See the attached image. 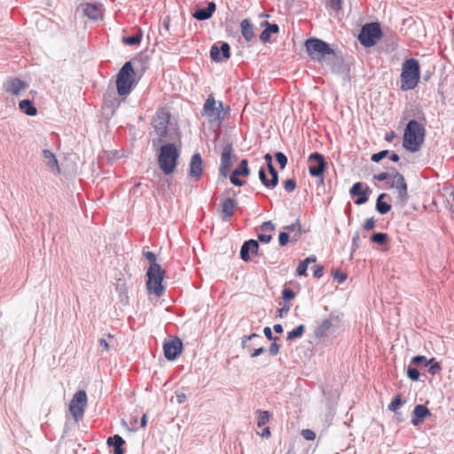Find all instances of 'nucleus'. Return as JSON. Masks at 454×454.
I'll return each mask as SVG.
<instances>
[{
    "instance_id": "f257e3e1",
    "label": "nucleus",
    "mask_w": 454,
    "mask_h": 454,
    "mask_svg": "<svg viewBox=\"0 0 454 454\" xmlns=\"http://www.w3.org/2000/svg\"><path fill=\"white\" fill-rule=\"evenodd\" d=\"M425 137V128L416 120H411L406 125L403 134V147L411 153L418 152Z\"/></svg>"
},
{
    "instance_id": "f03ea898",
    "label": "nucleus",
    "mask_w": 454,
    "mask_h": 454,
    "mask_svg": "<svg viewBox=\"0 0 454 454\" xmlns=\"http://www.w3.org/2000/svg\"><path fill=\"white\" fill-rule=\"evenodd\" d=\"M420 78L419 64L415 59H409L403 64L401 74V89L403 90H413Z\"/></svg>"
},
{
    "instance_id": "7ed1b4c3",
    "label": "nucleus",
    "mask_w": 454,
    "mask_h": 454,
    "mask_svg": "<svg viewBox=\"0 0 454 454\" xmlns=\"http://www.w3.org/2000/svg\"><path fill=\"white\" fill-rule=\"evenodd\" d=\"M178 157L179 153L174 144L168 143L160 146L158 163L165 175L174 172Z\"/></svg>"
},
{
    "instance_id": "20e7f679",
    "label": "nucleus",
    "mask_w": 454,
    "mask_h": 454,
    "mask_svg": "<svg viewBox=\"0 0 454 454\" xmlns=\"http://www.w3.org/2000/svg\"><path fill=\"white\" fill-rule=\"evenodd\" d=\"M170 115L168 112L160 109L156 112L153 119V128L156 137L152 139L153 147H156L165 142L168 138V127L169 123Z\"/></svg>"
},
{
    "instance_id": "39448f33",
    "label": "nucleus",
    "mask_w": 454,
    "mask_h": 454,
    "mask_svg": "<svg viewBox=\"0 0 454 454\" xmlns=\"http://www.w3.org/2000/svg\"><path fill=\"white\" fill-rule=\"evenodd\" d=\"M135 81V71L130 61L126 62L117 74L116 86L120 96L130 93Z\"/></svg>"
},
{
    "instance_id": "423d86ee",
    "label": "nucleus",
    "mask_w": 454,
    "mask_h": 454,
    "mask_svg": "<svg viewBox=\"0 0 454 454\" xmlns=\"http://www.w3.org/2000/svg\"><path fill=\"white\" fill-rule=\"evenodd\" d=\"M306 51L311 59L321 62L327 56L333 55L334 51L321 39L309 38L305 42Z\"/></svg>"
},
{
    "instance_id": "0eeeda50",
    "label": "nucleus",
    "mask_w": 454,
    "mask_h": 454,
    "mask_svg": "<svg viewBox=\"0 0 454 454\" xmlns=\"http://www.w3.org/2000/svg\"><path fill=\"white\" fill-rule=\"evenodd\" d=\"M146 276L148 278L146 282L148 291L153 293L158 297L162 296L164 294V286H162L164 271L161 270L160 266H150Z\"/></svg>"
},
{
    "instance_id": "6e6552de",
    "label": "nucleus",
    "mask_w": 454,
    "mask_h": 454,
    "mask_svg": "<svg viewBox=\"0 0 454 454\" xmlns=\"http://www.w3.org/2000/svg\"><path fill=\"white\" fill-rule=\"evenodd\" d=\"M382 36L380 24L377 22L368 23L362 27L358 40L364 47H372Z\"/></svg>"
},
{
    "instance_id": "1a4fd4ad",
    "label": "nucleus",
    "mask_w": 454,
    "mask_h": 454,
    "mask_svg": "<svg viewBox=\"0 0 454 454\" xmlns=\"http://www.w3.org/2000/svg\"><path fill=\"white\" fill-rule=\"evenodd\" d=\"M87 406V395L84 390L77 391L69 404V410L74 417V419L77 421L83 416L84 410Z\"/></svg>"
},
{
    "instance_id": "9d476101",
    "label": "nucleus",
    "mask_w": 454,
    "mask_h": 454,
    "mask_svg": "<svg viewBox=\"0 0 454 454\" xmlns=\"http://www.w3.org/2000/svg\"><path fill=\"white\" fill-rule=\"evenodd\" d=\"M309 172L314 177H321L323 182V175L326 168V161L324 156L319 153H312L308 159Z\"/></svg>"
},
{
    "instance_id": "9b49d317",
    "label": "nucleus",
    "mask_w": 454,
    "mask_h": 454,
    "mask_svg": "<svg viewBox=\"0 0 454 454\" xmlns=\"http://www.w3.org/2000/svg\"><path fill=\"white\" fill-rule=\"evenodd\" d=\"M216 105L214 97L209 96L203 106L202 115L207 117L210 122L221 123L224 116L221 115L220 110L216 109Z\"/></svg>"
},
{
    "instance_id": "f8f14e48",
    "label": "nucleus",
    "mask_w": 454,
    "mask_h": 454,
    "mask_svg": "<svg viewBox=\"0 0 454 454\" xmlns=\"http://www.w3.org/2000/svg\"><path fill=\"white\" fill-rule=\"evenodd\" d=\"M235 157L233 147L231 144L226 145L221 154V163L219 168V173L221 176L226 177L232 167L233 160L232 159Z\"/></svg>"
},
{
    "instance_id": "ddd939ff",
    "label": "nucleus",
    "mask_w": 454,
    "mask_h": 454,
    "mask_svg": "<svg viewBox=\"0 0 454 454\" xmlns=\"http://www.w3.org/2000/svg\"><path fill=\"white\" fill-rule=\"evenodd\" d=\"M183 343L179 338L166 341L163 345L164 356L169 360H175L182 352Z\"/></svg>"
},
{
    "instance_id": "4468645a",
    "label": "nucleus",
    "mask_w": 454,
    "mask_h": 454,
    "mask_svg": "<svg viewBox=\"0 0 454 454\" xmlns=\"http://www.w3.org/2000/svg\"><path fill=\"white\" fill-rule=\"evenodd\" d=\"M338 325V317L334 315H330V317L325 319L316 329L315 335L317 338H323L327 334L328 332L337 327Z\"/></svg>"
},
{
    "instance_id": "2eb2a0df",
    "label": "nucleus",
    "mask_w": 454,
    "mask_h": 454,
    "mask_svg": "<svg viewBox=\"0 0 454 454\" xmlns=\"http://www.w3.org/2000/svg\"><path fill=\"white\" fill-rule=\"evenodd\" d=\"M351 196L357 197L355 200L356 205L364 204L368 200L370 189L368 186L363 190V184L361 182L355 183L349 191Z\"/></svg>"
},
{
    "instance_id": "dca6fc26",
    "label": "nucleus",
    "mask_w": 454,
    "mask_h": 454,
    "mask_svg": "<svg viewBox=\"0 0 454 454\" xmlns=\"http://www.w3.org/2000/svg\"><path fill=\"white\" fill-rule=\"evenodd\" d=\"M202 164L203 161L200 154H193L189 164V176L196 180H199L201 177L203 172Z\"/></svg>"
},
{
    "instance_id": "f3484780",
    "label": "nucleus",
    "mask_w": 454,
    "mask_h": 454,
    "mask_svg": "<svg viewBox=\"0 0 454 454\" xmlns=\"http://www.w3.org/2000/svg\"><path fill=\"white\" fill-rule=\"evenodd\" d=\"M259 249V244L257 240L249 239L245 241L240 248V258L248 262L251 259V255L256 254Z\"/></svg>"
},
{
    "instance_id": "a211bd4d",
    "label": "nucleus",
    "mask_w": 454,
    "mask_h": 454,
    "mask_svg": "<svg viewBox=\"0 0 454 454\" xmlns=\"http://www.w3.org/2000/svg\"><path fill=\"white\" fill-rule=\"evenodd\" d=\"M27 87L26 82L19 78H10L4 83V90L15 96H19Z\"/></svg>"
},
{
    "instance_id": "6ab92c4d",
    "label": "nucleus",
    "mask_w": 454,
    "mask_h": 454,
    "mask_svg": "<svg viewBox=\"0 0 454 454\" xmlns=\"http://www.w3.org/2000/svg\"><path fill=\"white\" fill-rule=\"evenodd\" d=\"M210 57L215 61H221L223 59L230 58V45L227 43H222L220 48L214 44L210 49Z\"/></svg>"
},
{
    "instance_id": "aec40b11",
    "label": "nucleus",
    "mask_w": 454,
    "mask_h": 454,
    "mask_svg": "<svg viewBox=\"0 0 454 454\" xmlns=\"http://www.w3.org/2000/svg\"><path fill=\"white\" fill-rule=\"evenodd\" d=\"M82 12L89 19L97 20L102 17V4L87 3L82 5Z\"/></svg>"
},
{
    "instance_id": "412c9836",
    "label": "nucleus",
    "mask_w": 454,
    "mask_h": 454,
    "mask_svg": "<svg viewBox=\"0 0 454 454\" xmlns=\"http://www.w3.org/2000/svg\"><path fill=\"white\" fill-rule=\"evenodd\" d=\"M215 7L216 6L214 2H209L207 7L197 9L193 13V17L198 20H208L215 11Z\"/></svg>"
},
{
    "instance_id": "4be33fe9",
    "label": "nucleus",
    "mask_w": 454,
    "mask_h": 454,
    "mask_svg": "<svg viewBox=\"0 0 454 454\" xmlns=\"http://www.w3.org/2000/svg\"><path fill=\"white\" fill-rule=\"evenodd\" d=\"M430 415V411L423 404H418L413 411L411 422L414 426H418L421 420L425 419Z\"/></svg>"
},
{
    "instance_id": "5701e85b",
    "label": "nucleus",
    "mask_w": 454,
    "mask_h": 454,
    "mask_svg": "<svg viewBox=\"0 0 454 454\" xmlns=\"http://www.w3.org/2000/svg\"><path fill=\"white\" fill-rule=\"evenodd\" d=\"M236 207L237 202L235 200L231 198L225 199L222 204V213L223 215V220L227 221L231 216H232Z\"/></svg>"
},
{
    "instance_id": "b1692460",
    "label": "nucleus",
    "mask_w": 454,
    "mask_h": 454,
    "mask_svg": "<svg viewBox=\"0 0 454 454\" xmlns=\"http://www.w3.org/2000/svg\"><path fill=\"white\" fill-rule=\"evenodd\" d=\"M262 25H265V29L260 35V40L262 43H267L270 41V35L274 33H278L279 27L277 24H270L268 21H264Z\"/></svg>"
},
{
    "instance_id": "393cba45",
    "label": "nucleus",
    "mask_w": 454,
    "mask_h": 454,
    "mask_svg": "<svg viewBox=\"0 0 454 454\" xmlns=\"http://www.w3.org/2000/svg\"><path fill=\"white\" fill-rule=\"evenodd\" d=\"M125 443L122 437L118 434H114V436H110L107 439V444L109 446H114V454H123L122 445Z\"/></svg>"
},
{
    "instance_id": "a878e982",
    "label": "nucleus",
    "mask_w": 454,
    "mask_h": 454,
    "mask_svg": "<svg viewBox=\"0 0 454 454\" xmlns=\"http://www.w3.org/2000/svg\"><path fill=\"white\" fill-rule=\"evenodd\" d=\"M285 231L292 234V241H297L301 236V226L299 220L295 223L284 226Z\"/></svg>"
},
{
    "instance_id": "bb28decb",
    "label": "nucleus",
    "mask_w": 454,
    "mask_h": 454,
    "mask_svg": "<svg viewBox=\"0 0 454 454\" xmlns=\"http://www.w3.org/2000/svg\"><path fill=\"white\" fill-rule=\"evenodd\" d=\"M241 34L247 42L254 38V28L248 20H243L240 23Z\"/></svg>"
},
{
    "instance_id": "cd10ccee",
    "label": "nucleus",
    "mask_w": 454,
    "mask_h": 454,
    "mask_svg": "<svg viewBox=\"0 0 454 454\" xmlns=\"http://www.w3.org/2000/svg\"><path fill=\"white\" fill-rule=\"evenodd\" d=\"M20 109L28 116H35L37 114L36 108L29 99H23L19 103Z\"/></svg>"
},
{
    "instance_id": "c85d7f7f",
    "label": "nucleus",
    "mask_w": 454,
    "mask_h": 454,
    "mask_svg": "<svg viewBox=\"0 0 454 454\" xmlns=\"http://www.w3.org/2000/svg\"><path fill=\"white\" fill-rule=\"evenodd\" d=\"M386 196V193L380 194L376 201V210L381 215L387 214L391 209L390 204L382 201Z\"/></svg>"
},
{
    "instance_id": "c756f323",
    "label": "nucleus",
    "mask_w": 454,
    "mask_h": 454,
    "mask_svg": "<svg viewBox=\"0 0 454 454\" xmlns=\"http://www.w3.org/2000/svg\"><path fill=\"white\" fill-rule=\"evenodd\" d=\"M43 153L46 165L51 168L56 167L59 170L58 160L55 158V155L49 150H43Z\"/></svg>"
},
{
    "instance_id": "7c9ffc66",
    "label": "nucleus",
    "mask_w": 454,
    "mask_h": 454,
    "mask_svg": "<svg viewBox=\"0 0 454 454\" xmlns=\"http://www.w3.org/2000/svg\"><path fill=\"white\" fill-rule=\"evenodd\" d=\"M392 179L391 187L395 188L396 190L400 189L402 184H407L403 176L394 168Z\"/></svg>"
},
{
    "instance_id": "2f4dec72",
    "label": "nucleus",
    "mask_w": 454,
    "mask_h": 454,
    "mask_svg": "<svg viewBox=\"0 0 454 454\" xmlns=\"http://www.w3.org/2000/svg\"><path fill=\"white\" fill-rule=\"evenodd\" d=\"M233 172H235V176H247L250 174L247 160H242Z\"/></svg>"
},
{
    "instance_id": "473e14b6",
    "label": "nucleus",
    "mask_w": 454,
    "mask_h": 454,
    "mask_svg": "<svg viewBox=\"0 0 454 454\" xmlns=\"http://www.w3.org/2000/svg\"><path fill=\"white\" fill-rule=\"evenodd\" d=\"M397 192H398V195H397L398 202L402 206H404L407 203L408 199H409L407 184H402L401 188L397 190Z\"/></svg>"
},
{
    "instance_id": "72a5a7b5",
    "label": "nucleus",
    "mask_w": 454,
    "mask_h": 454,
    "mask_svg": "<svg viewBox=\"0 0 454 454\" xmlns=\"http://www.w3.org/2000/svg\"><path fill=\"white\" fill-rule=\"evenodd\" d=\"M142 40V31L140 30L137 35L123 37V43L126 45H137L141 43Z\"/></svg>"
},
{
    "instance_id": "f704fd0d",
    "label": "nucleus",
    "mask_w": 454,
    "mask_h": 454,
    "mask_svg": "<svg viewBox=\"0 0 454 454\" xmlns=\"http://www.w3.org/2000/svg\"><path fill=\"white\" fill-rule=\"evenodd\" d=\"M304 330L305 326L303 325H298L296 328L287 333L286 340H291L301 338L303 335Z\"/></svg>"
},
{
    "instance_id": "c9c22d12",
    "label": "nucleus",
    "mask_w": 454,
    "mask_h": 454,
    "mask_svg": "<svg viewBox=\"0 0 454 454\" xmlns=\"http://www.w3.org/2000/svg\"><path fill=\"white\" fill-rule=\"evenodd\" d=\"M257 427H262L269 422L270 412L267 411H257Z\"/></svg>"
},
{
    "instance_id": "e433bc0d",
    "label": "nucleus",
    "mask_w": 454,
    "mask_h": 454,
    "mask_svg": "<svg viewBox=\"0 0 454 454\" xmlns=\"http://www.w3.org/2000/svg\"><path fill=\"white\" fill-rule=\"evenodd\" d=\"M387 239V234L383 232L373 233L371 237V240L380 245H384Z\"/></svg>"
},
{
    "instance_id": "4c0bfd02",
    "label": "nucleus",
    "mask_w": 454,
    "mask_h": 454,
    "mask_svg": "<svg viewBox=\"0 0 454 454\" xmlns=\"http://www.w3.org/2000/svg\"><path fill=\"white\" fill-rule=\"evenodd\" d=\"M267 168H268L269 172H270V174L271 176L270 185L277 186L278 183V171L274 168L273 164L270 165V166H267Z\"/></svg>"
},
{
    "instance_id": "58836bf2",
    "label": "nucleus",
    "mask_w": 454,
    "mask_h": 454,
    "mask_svg": "<svg viewBox=\"0 0 454 454\" xmlns=\"http://www.w3.org/2000/svg\"><path fill=\"white\" fill-rule=\"evenodd\" d=\"M425 366L426 367L429 366L427 371L432 375H434L441 370L440 365L438 364V363H434V359H430L428 362H427L425 364Z\"/></svg>"
},
{
    "instance_id": "ea45409f",
    "label": "nucleus",
    "mask_w": 454,
    "mask_h": 454,
    "mask_svg": "<svg viewBox=\"0 0 454 454\" xmlns=\"http://www.w3.org/2000/svg\"><path fill=\"white\" fill-rule=\"evenodd\" d=\"M259 178L265 187H267L269 189H273L276 187V186L270 185V179L267 178L265 170L262 168H261V169L259 170Z\"/></svg>"
},
{
    "instance_id": "a19ab883",
    "label": "nucleus",
    "mask_w": 454,
    "mask_h": 454,
    "mask_svg": "<svg viewBox=\"0 0 454 454\" xmlns=\"http://www.w3.org/2000/svg\"><path fill=\"white\" fill-rule=\"evenodd\" d=\"M407 376L411 380L417 381V380H419V372L418 371V369H416L414 367L408 366V368H407Z\"/></svg>"
},
{
    "instance_id": "79ce46f5",
    "label": "nucleus",
    "mask_w": 454,
    "mask_h": 454,
    "mask_svg": "<svg viewBox=\"0 0 454 454\" xmlns=\"http://www.w3.org/2000/svg\"><path fill=\"white\" fill-rule=\"evenodd\" d=\"M275 157L280 168H285L287 164V157L281 152H278Z\"/></svg>"
},
{
    "instance_id": "37998d69",
    "label": "nucleus",
    "mask_w": 454,
    "mask_h": 454,
    "mask_svg": "<svg viewBox=\"0 0 454 454\" xmlns=\"http://www.w3.org/2000/svg\"><path fill=\"white\" fill-rule=\"evenodd\" d=\"M284 189L287 192H293L296 188V181L294 179H287L284 182Z\"/></svg>"
},
{
    "instance_id": "c03bdc74",
    "label": "nucleus",
    "mask_w": 454,
    "mask_h": 454,
    "mask_svg": "<svg viewBox=\"0 0 454 454\" xmlns=\"http://www.w3.org/2000/svg\"><path fill=\"white\" fill-rule=\"evenodd\" d=\"M402 404L400 395H396L388 405V410L391 411H396L399 406Z\"/></svg>"
},
{
    "instance_id": "a18cd8bd",
    "label": "nucleus",
    "mask_w": 454,
    "mask_h": 454,
    "mask_svg": "<svg viewBox=\"0 0 454 454\" xmlns=\"http://www.w3.org/2000/svg\"><path fill=\"white\" fill-rule=\"evenodd\" d=\"M393 177V169L390 172H382L377 175H374L373 178L378 181H385L387 178Z\"/></svg>"
},
{
    "instance_id": "49530a36",
    "label": "nucleus",
    "mask_w": 454,
    "mask_h": 454,
    "mask_svg": "<svg viewBox=\"0 0 454 454\" xmlns=\"http://www.w3.org/2000/svg\"><path fill=\"white\" fill-rule=\"evenodd\" d=\"M289 239H290V235L288 232H286V231L280 232L278 235L279 245L281 247L286 246L288 243Z\"/></svg>"
},
{
    "instance_id": "de8ad7c7",
    "label": "nucleus",
    "mask_w": 454,
    "mask_h": 454,
    "mask_svg": "<svg viewBox=\"0 0 454 454\" xmlns=\"http://www.w3.org/2000/svg\"><path fill=\"white\" fill-rule=\"evenodd\" d=\"M388 154L387 150H382L377 153L372 154V160L374 162H379L382 159H384Z\"/></svg>"
},
{
    "instance_id": "09e8293b",
    "label": "nucleus",
    "mask_w": 454,
    "mask_h": 454,
    "mask_svg": "<svg viewBox=\"0 0 454 454\" xmlns=\"http://www.w3.org/2000/svg\"><path fill=\"white\" fill-rule=\"evenodd\" d=\"M294 297V293L290 288H284L282 291V298L285 301H290Z\"/></svg>"
},
{
    "instance_id": "8fccbe9b",
    "label": "nucleus",
    "mask_w": 454,
    "mask_h": 454,
    "mask_svg": "<svg viewBox=\"0 0 454 454\" xmlns=\"http://www.w3.org/2000/svg\"><path fill=\"white\" fill-rule=\"evenodd\" d=\"M262 231H273L275 230V224L271 221L264 222L261 226Z\"/></svg>"
},
{
    "instance_id": "3c124183",
    "label": "nucleus",
    "mask_w": 454,
    "mask_h": 454,
    "mask_svg": "<svg viewBox=\"0 0 454 454\" xmlns=\"http://www.w3.org/2000/svg\"><path fill=\"white\" fill-rule=\"evenodd\" d=\"M308 264L306 262H304L303 261H301L297 269H296V274L298 276H303V275H306V272H307V269H308Z\"/></svg>"
},
{
    "instance_id": "603ef678",
    "label": "nucleus",
    "mask_w": 454,
    "mask_h": 454,
    "mask_svg": "<svg viewBox=\"0 0 454 454\" xmlns=\"http://www.w3.org/2000/svg\"><path fill=\"white\" fill-rule=\"evenodd\" d=\"M144 255L145 257L150 262L151 265L150 266H153V265H159L157 262H156V255L154 253L151 252V251H147V252H145L144 253Z\"/></svg>"
},
{
    "instance_id": "864d4df0",
    "label": "nucleus",
    "mask_w": 454,
    "mask_h": 454,
    "mask_svg": "<svg viewBox=\"0 0 454 454\" xmlns=\"http://www.w3.org/2000/svg\"><path fill=\"white\" fill-rule=\"evenodd\" d=\"M301 435L308 441H313L316 438V434L310 429L302 430Z\"/></svg>"
},
{
    "instance_id": "5fc2aeb1",
    "label": "nucleus",
    "mask_w": 454,
    "mask_h": 454,
    "mask_svg": "<svg viewBox=\"0 0 454 454\" xmlns=\"http://www.w3.org/2000/svg\"><path fill=\"white\" fill-rule=\"evenodd\" d=\"M239 176H235V172H232V175L231 176L230 180H231V184L236 186H243L245 183H244V181L240 180L239 178Z\"/></svg>"
},
{
    "instance_id": "6e6d98bb",
    "label": "nucleus",
    "mask_w": 454,
    "mask_h": 454,
    "mask_svg": "<svg viewBox=\"0 0 454 454\" xmlns=\"http://www.w3.org/2000/svg\"><path fill=\"white\" fill-rule=\"evenodd\" d=\"M334 279H336L339 283H343L347 279V275L342 271L336 270L333 275Z\"/></svg>"
},
{
    "instance_id": "4d7b16f0",
    "label": "nucleus",
    "mask_w": 454,
    "mask_h": 454,
    "mask_svg": "<svg viewBox=\"0 0 454 454\" xmlns=\"http://www.w3.org/2000/svg\"><path fill=\"white\" fill-rule=\"evenodd\" d=\"M324 267L321 265H315L313 267V275L315 278H319L323 276Z\"/></svg>"
},
{
    "instance_id": "13d9d810",
    "label": "nucleus",
    "mask_w": 454,
    "mask_h": 454,
    "mask_svg": "<svg viewBox=\"0 0 454 454\" xmlns=\"http://www.w3.org/2000/svg\"><path fill=\"white\" fill-rule=\"evenodd\" d=\"M290 310V305L287 303H285L284 306L278 309V316L279 317H284Z\"/></svg>"
},
{
    "instance_id": "bf43d9fd",
    "label": "nucleus",
    "mask_w": 454,
    "mask_h": 454,
    "mask_svg": "<svg viewBox=\"0 0 454 454\" xmlns=\"http://www.w3.org/2000/svg\"><path fill=\"white\" fill-rule=\"evenodd\" d=\"M263 333H264V335L266 336V338L269 340H276L278 339V337H274L273 334H272V331L270 329V327L269 326H266L264 329H263Z\"/></svg>"
},
{
    "instance_id": "052dcab7",
    "label": "nucleus",
    "mask_w": 454,
    "mask_h": 454,
    "mask_svg": "<svg viewBox=\"0 0 454 454\" xmlns=\"http://www.w3.org/2000/svg\"><path fill=\"white\" fill-rule=\"evenodd\" d=\"M375 227V221L373 218H368L364 225V230L370 231Z\"/></svg>"
},
{
    "instance_id": "680f3d73",
    "label": "nucleus",
    "mask_w": 454,
    "mask_h": 454,
    "mask_svg": "<svg viewBox=\"0 0 454 454\" xmlns=\"http://www.w3.org/2000/svg\"><path fill=\"white\" fill-rule=\"evenodd\" d=\"M254 338H260V336L257 333H252V334H250L248 336H244L242 338V346H243V348L247 347V342L248 340H253Z\"/></svg>"
},
{
    "instance_id": "e2e57ef3",
    "label": "nucleus",
    "mask_w": 454,
    "mask_h": 454,
    "mask_svg": "<svg viewBox=\"0 0 454 454\" xmlns=\"http://www.w3.org/2000/svg\"><path fill=\"white\" fill-rule=\"evenodd\" d=\"M279 348H280L279 345L277 344L276 342H273L270 346V353L272 356H277L279 352Z\"/></svg>"
},
{
    "instance_id": "0e129e2a",
    "label": "nucleus",
    "mask_w": 454,
    "mask_h": 454,
    "mask_svg": "<svg viewBox=\"0 0 454 454\" xmlns=\"http://www.w3.org/2000/svg\"><path fill=\"white\" fill-rule=\"evenodd\" d=\"M424 362L425 364L427 362L426 356H416L411 359V363L414 364H419Z\"/></svg>"
},
{
    "instance_id": "69168bd1",
    "label": "nucleus",
    "mask_w": 454,
    "mask_h": 454,
    "mask_svg": "<svg viewBox=\"0 0 454 454\" xmlns=\"http://www.w3.org/2000/svg\"><path fill=\"white\" fill-rule=\"evenodd\" d=\"M176 398L177 403L181 404L186 401L187 396L184 393L176 392Z\"/></svg>"
},
{
    "instance_id": "338daca9",
    "label": "nucleus",
    "mask_w": 454,
    "mask_h": 454,
    "mask_svg": "<svg viewBox=\"0 0 454 454\" xmlns=\"http://www.w3.org/2000/svg\"><path fill=\"white\" fill-rule=\"evenodd\" d=\"M272 239L271 235H266V234H259L258 235V240L262 243H269Z\"/></svg>"
},
{
    "instance_id": "774afa93",
    "label": "nucleus",
    "mask_w": 454,
    "mask_h": 454,
    "mask_svg": "<svg viewBox=\"0 0 454 454\" xmlns=\"http://www.w3.org/2000/svg\"><path fill=\"white\" fill-rule=\"evenodd\" d=\"M340 0H329V4L333 10H340Z\"/></svg>"
}]
</instances>
